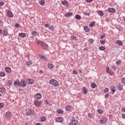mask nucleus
<instances>
[{
    "label": "nucleus",
    "instance_id": "1",
    "mask_svg": "<svg viewBox=\"0 0 125 125\" xmlns=\"http://www.w3.org/2000/svg\"><path fill=\"white\" fill-rule=\"evenodd\" d=\"M49 83H50V84H52L55 87H57V86H58V85H59V83H58V82L57 81L54 80V79L50 80L49 81Z\"/></svg>",
    "mask_w": 125,
    "mask_h": 125
},
{
    "label": "nucleus",
    "instance_id": "2",
    "mask_svg": "<svg viewBox=\"0 0 125 125\" xmlns=\"http://www.w3.org/2000/svg\"><path fill=\"white\" fill-rule=\"evenodd\" d=\"M35 113V111L33 110V109H28L27 112L25 113L26 116H34Z\"/></svg>",
    "mask_w": 125,
    "mask_h": 125
},
{
    "label": "nucleus",
    "instance_id": "3",
    "mask_svg": "<svg viewBox=\"0 0 125 125\" xmlns=\"http://www.w3.org/2000/svg\"><path fill=\"white\" fill-rule=\"evenodd\" d=\"M34 104L36 106V107H40L42 105V102L38 100H35L34 102Z\"/></svg>",
    "mask_w": 125,
    "mask_h": 125
},
{
    "label": "nucleus",
    "instance_id": "4",
    "mask_svg": "<svg viewBox=\"0 0 125 125\" xmlns=\"http://www.w3.org/2000/svg\"><path fill=\"white\" fill-rule=\"evenodd\" d=\"M41 46L44 50H47V48H48V45L46 44L45 42H42V44H41Z\"/></svg>",
    "mask_w": 125,
    "mask_h": 125
},
{
    "label": "nucleus",
    "instance_id": "5",
    "mask_svg": "<svg viewBox=\"0 0 125 125\" xmlns=\"http://www.w3.org/2000/svg\"><path fill=\"white\" fill-rule=\"evenodd\" d=\"M42 97V94L41 93H37L35 95L34 98L38 100H40Z\"/></svg>",
    "mask_w": 125,
    "mask_h": 125
},
{
    "label": "nucleus",
    "instance_id": "6",
    "mask_svg": "<svg viewBox=\"0 0 125 125\" xmlns=\"http://www.w3.org/2000/svg\"><path fill=\"white\" fill-rule=\"evenodd\" d=\"M21 86L22 87H25L26 85H27V83H26V81H24V79H21Z\"/></svg>",
    "mask_w": 125,
    "mask_h": 125
},
{
    "label": "nucleus",
    "instance_id": "7",
    "mask_svg": "<svg viewBox=\"0 0 125 125\" xmlns=\"http://www.w3.org/2000/svg\"><path fill=\"white\" fill-rule=\"evenodd\" d=\"M107 11L110 13H114V12L116 11V9L114 8L109 7L107 9Z\"/></svg>",
    "mask_w": 125,
    "mask_h": 125
},
{
    "label": "nucleus",
    "instance_id": "8",
    "mask_svg": "<svg viewBox=\"0 0 125 125\" xmlns=\"http://www.w3.org/2000/svg\"><path fill=\"white\" fill-rule=\"evenodd\" d=\"M14 85L19 86L20 87L21 86V82L17 80L14 82Z\"/></svg>",
    "mask_w": 125,
    "mask_h": 125
},
{
    "label": "nucleus",
    "instance_id": "9",
    "mask_svg": "<svg viewBox=\"0 0 125 125\" xmlns=\"http://www.w3.org/2000/svg\"><path fill=\"white\" fill-rule=\"evenodd\" d=\"M63 121H64V119L62 117H57L56 119V121L58 123H63Z\"/></svg>",
    "mask_w": 125,
    "mask_h": 125
},
{
    "label": "nucleus",
    "instance_id": "10",
    "mask_svg": "<svg viewBox=\"0 0 125 125\" xmlns=\"http://www.w3.org/2000/svg\"><path fill=\"white\" fill-rule=\"evenodd\" d=\"M106 121H107V118L104 117V118H101V119L100 121V123L101 124H105L106 123Z\"/></svg>",
    "mask_w": 125,
    "mask_h": 125
},
{
    "label": "nucleus",
    "instance_id": "11",
    "mask_svg": "<svg viewBox=\"0 0 125 125\" xmlns=\"http://www.w3.org/2000/svg\"><path fill=\"white\" fill-rule=\"evenodd\" d=\"M5 117L7 119H10V118H11V112H7L6 113V114H5Z\"/></svg>",
    "mask_w": 125,
    "mask_h": 125
},
{
    "label": "nucleus",
    "instance_id": "12",
    "mask_svg": "<svg viewBox=\"0 0 125 125\" xmlns=\"http://www.w3.org/2000/svg\"><path fill=\"white\" fill-rule=\"evenodd\" d=\"M27 81V83H28L29 84H34V83H35V81H34V80L28 79Z\"/></svg>",
    "mask_w": 125,
    "mask_h": 125
},
{
    "label": "nucleus",
    "instance_id": "13",
    "mask_svg": "<svg viewBox=\"0 0 125 125\" xmlns=\"http://www.w3.org/2000/svg\"><path fill=\"white\" fill-rule=\"evenodd\" d=\"M69 125H78V121L72 120L70 123Z\"/></svg>",
    "mask_w": 125,
    "mask_h": 125
},
{
    "label": "nucleus",
    "instance_id": "14",
    "mask_svg": "<svg viewBox=\"0 0 125 125\" xmlns=\"http://www.w3.org/2000/svg\"><path fill=\"white\" fill-rule=\"evenodd\" d=\"M7 16H8V17H13V13H12V12H11V11H8L7 13Z\"/></svg>",
    "mask_w": 125,
    "mask_h": 125
},
{
    "label": "nucleus",
    "instance_id": "15",
    "mask_svg": "<svg viewBox=\"0 0 125 125\" xmlns=\"http://www.w3.org/2000/svg\"><path fill=\"white\" fill-rule=\"evenodd\" d=\"M123 87H124V86L122 85L121 83L118 84V88L119 91H122V90H123Z\"/></svg>",
    "mask_w": 125,
    "mask_h": 125
},
{
    "label": "nucleus",
    "instance_id": "16",
    "mask_svg": "<svg viewBox=\"0 0 125 125\" xmlns=\"http://www.w3.org/2000/svg\"><path fill=\"white\" fill-rule=\"evenodd\" d=\"M73 15V13L68 12L66 14H64L65 17H71Z\"/></svg>",
    "mask_w": 125,
    "mask_h": 125
},
{
    "label": "nucleus",
    "instance_id": "17",
    "mask_svg": "<svg viewBox=\"0 0 125 125\" xmlns=\"http://www.w3.org/2000/svg\"><path fill=\"white\" fill-rule=\"evenodd\" d=\"M2 34L3 36H7V34H8V33L7 32V30L6 29H3Z\"/></svg>",
    "mask_w": 125,
    "mask_h": 125
},
{
    "label": "nucleus",
    "instance_id": "18",
    "mask_svg": "<svg viewBox=\"0 0 125 125\" xmlns=\"http://www.w3.org/2000/svg\"><path fill=\"white\" fill-rule=\"evenodd\" d=\"M19 37H21V38H25L26 37L25 33H21L19 34Z\"/></svg>",
    "mask_w": 125,
    "mask_h": 125
},
{
    "label": "nucleus",
    "instance_id": "19",
    "mask_svg": "<svg viewBox=\"0 0 125 125\" xmlns=\"http://www.w3.org/2000/svg\"><path fill=\"white\" fill-rule=\"evenodd\" d=\"M83 94H86V93H87V89L86 88V87H83Z\"/></svg>",
    "mask_w": 125,
    "mask_h": 125
},
{
    "label": "nucleus",
    "instance_id": "20",
    "mask_svg": "<svg viewBox=\"0 0 125 125\" xmlns=\"http://www.w3.org/2000/svg\"><path fill=\"white\" fill-rule=\"evenodd\" d=\"M116 43H117V44L120 45L121 46L123 45V42L120 40H117Z\"/></svg>",
    "mask_w": 125,
    "mask_h": 125
},
{
    "label": "nucleus",
    "instance_id": "21",
    "mask_svg": "<svg viewBox=\"0 0 125 125\" xmlns=\"http://www.w3.org/2000/svg\"><path fill=\"white\" fill-rule=\"evenodd\" d=\"M5 71L7 73H11V68H10V67H7L5 68Z\"/></svg>",
    "mask_w": 125,
    "mask_h": 125
},
{
    "label": "nucleus",
    "instance_id": "22",
    "mask_svg": "<svg viewBox=\"0 0 125 125\" xmlns=\"http://www.w3.org/2000/svg\"><path fill=\"white\" fill-rule=\"evenodd\" d=\"M109 69H110L109 67H107L106 68V72H107V73L109 74V75H113V72H111V71Z\"/></svg>",
    "mask_w": 125,
    "mask_h": 125
},
{
    "label": "nucleus",
    "instance_id": "23",
    "mask_svg": "<svg viewBox=\"0 0 125 125\" xmlns=\"http://www.w3.org/2000/svg\"><path fill=\"white\" fill-rule=\"evenodd\" d=\"M98 14H99L100 16H103L104 15V13H103V12L101 10L98 11Z\"/></svg>",
    "mask_w": 125,
    "mask_h": 125
},
{
    "label": "nucleus",
    "instance_id": "24",
    "mask_svg": "<svg viewBox=\"0 0 125 125\" xmlns=\"http://www.w3.org/2000/svg\"><path fill=\"white\" fill-rule=\"evenodd\" d=\"M33 64V62L32 61H27L25 62V65H27V66H29L30 65H32Z\"/></svg>",
    "mask_w": 125,
    "mask_h": 125
},
{
    "label": "nucleus",
    "instance_id": "25",
    "mask_svg": "<svg viewBox=\"0 0 125 125\" xmlns=\"http://www.w3.org/2000/svg\"><path fill=\"white\" fill-rule=\"evenodd\" d=\"M99 49L100 50H102V51H104V50H106V48L103 46L99 47Z\"/></svg>",
    "mask_w": 125,
    "mask_h": 125
},
{
    "label": "nucleus",
    "instance_id": "26",
    "mask_svg": "<svg viewBox=\"0 0 125 125\" xmlns=\"http://www.w3.org/2000/svg\"><path fill=\"white\" fill-rule=\"evenodd\" d=\"M57 113H58V114H63V113H64V111L61 109H59L57 110Z\"/></svg>",
    "mask_w": 125,
    "mask_h": 125
},
{
    "label": "nucleus",
    "instance_id": "27",
    "mask_svg": "<svg viewBox=\"0 0 125 125\" xmlns=\"http://www.w3.org/2000/svg\"><path fill=\"white\" fill-rule=\"evenodd\" d=\"M91 86L92 88H96V87H97V85H96L95 83H92L91 85Z\"/></svg>",
    "mask_w": 125,
    "mask_h": 125
},
{
    "label": "nucleus",
    "instance_id": "28",
    "mask_svg": "<svg viewBox=\"0 0 125 125\" xmlns=\"http://www.w3.org/2000/svg\"><path fill=\"white\" fill-rule=\"evenodd\" d=\"M84 30L85 32H89V31H90V29H89V28L88 27H87V26H85V27H84Z\"/></svg>",
    "mask_w": 125,
    "mask_h": 125
},
{
    "label": "nucleus",
    "instance_id": "29",
    "mask_svg": "<svg viewBox=\"0 0 125 125\" xmlns=\"http://www.w3.org/2000/svg\"><path fill=\"white\" fill-rule=\"evenodd\" d=\"M75 18H76V19H77L78 20H81V19H82V17L79 15H76L75 16Z\"/></svg>",
    "mask_w": 125,
    "mask_h": 125
},
{
    "label": "nucleus",
    "instance_id": "30",
    "mask_svg": "<svg viewBox=\"0 0 125 125\" xmlns=\"http://www.w3.org/2000/svg\"><path fill=\"white\" fill-rule=\"evenodd\" d=\"M39 3L41 4V5H44V0H42L41 1H39Z\"/></svg>",
    "mask_w": 125,
    "mask_h": 125
},
{
    "label": "nucleus",
    "instance_id": "31",
    "mask_svg": "<svg viewBox=\"0 0 125 125\" xmlns=\"http://www.w3.org/2000/svg\"><path fill=\"white\" fill-rule=\"evenodd\" d=\"M68 2L66 0H63L62 2V4L63 5H67Z\"/></svg>",
    "mask_w": 125,
    "mask_h": 125
},
{
    "label": "nucleus",
    "instance_id": "32",
    "mask_svg": "<svg viewBox=\"0 0 125 125\" xmlns=\"http://www.w3.org/2000/svg\"><path fill=\"white\" fill-rule=\"evenodd\" d=\"M66 110H67V111H70L71 109H72V107L70 105H67L65 107Z\"/></svg>",
    "mask_w": 125,
    "mask_h": 125
},
{
    "label": "nucleus",
    "instance_id": "33",
    "mask_svg": "<svg viewBox=\"0 0 125 125\" xmlns=\"http://www.w3.org/2000/svg\"><path fill=\"white\" fill-rule=\"evenodd\" d=\"M71 39L73 40V41H77V37L74 35H72L71 36Z\"/></svg>",
    "mask_w": 125,
    "mask_h": 125
},
{
    "label": "nucleus",
    "instance_id": "34",
    "mask_svg": "<svg viewBox=\"0 0 125 125\" xmlns=\"http://www.w3.org/2000/svg\"><path fill=\"white\" fill-rule=\"evenodd\" d=\"M108 92H109V88H105L104 91V93H108Z\"/></svg>",
    "mask_w": 125,
    "mask_h": 125
},
{
    "label": "nucleus",
    "instance_id": "35",
    "mask_svg": "<svg viewBox=\"0 0 125 125\" xmlns=\"http://www.w3.org/2000/svg\"><path fill=\"white\" fill-rule=\"evenodd\" d=\"M110 89L111 91H112L113 93L116 91V90H115V86H111L110 87Z\"/></svg>",
    "mask_w": 125,
    "mask_h": 125
},
{
    "label": "nucleus",
    "instance_id": "36",
    "mask_svg": "<svg viewBox=\"0 0 125 125\" xmlns=\"http://www.w3.org/2000/svg\"><path fill=\"white\" fill-rule=\"evenodd\" d=\"M98 112L99 113V114H102L103 113V110L99 108L98 109Z\"/></svg>",
    "mask_w": 125,
    "mask_h": 125
},
{
    "label": "nucleus",
    "instance_id": "37",
    "mask_svg": "<svg viewBox=\"0 0 125 125\" xmlns=\"http://www.w3.org/2000/svg\"><path fill=\"white\" fill-rule=\"evenodd\" d=\"M121 82L122 83H124L125 85V78H121Z\"/></svg>",
    "mask_w": 125,
    "mask_h": 125
},
{
    "label": "nucleus",
    "instance_id": "38",
    "mask_svg": "<svg viewBox=\"0 0 125 125\" xmlns=\"http://www.w3.org/2000/svg\"><path fill=\"white\" fill-rule=\"evenodd\" d=\"M5 76V73L4 72L0 73V77H4Z\"/></svg>",
    "mask_w": 125,
    "mask_h": 125
},
{
    "label": "nucleus",
    "instance_id": "39",
    "mask_svg": "<svg viewBox=\"0 0 125 125\" xmlns=\"http://www.w3.org/2000/svg\"><path fill=\"white\" fill-rule=\"evenodd\" d=\"M52 67H53V65L52 64L49 63V64H48V67L49 69H51Z\"/></svg>",
    "mask_w": 125,
    "mask_h": 125
},
{
    "label": "nucleus",
    "instance_id": "40",
    "mask_svg": "<svg viewBox=\"0 0 125 125\" xmlns=\"http://www.w3.org/2000/svg\"><path fill=\"white\" fill-rule=\"evenodd\" d=\"M100 42H101L102 44H105V40H100Z\"/></svg>",
    "mask_w": 125,
    "mask_h": 125
},
{
    "label": "nucleus",
    "instance_id": "41",
    "mask_svg": "<svg viewBox=\"0 0 125 125\" xmlns=\"http://www.w3.org/2000/svg\"><path fill=\"white\" fill-rule=\"evenodd\" d=\"M4 106V104L2 103H0V109H2V107Z\"/></svg>",
    "mask_w": 125,
    "mask_h": 125
},
{
    "label": "nucleus",
    "instance_id": "42",
    "mask_svg": "<svg viewBox=\"0 0 125 125\" xmlns=\"http://www.w3.org/2000/svg\"><path fill=\"white\" fill-rule=\"evenodd\" d=\"M45 120L46 119L44 116L41 118V122H44Z\"/></svg>",
    "mask_w": 125,
    "mask_h": 125
},
{
    "label": "nucleus",
    "instance_id": "43",
    "mask_svg": "<svg viewBox=\"0 0 125 125\" xmlns=\"http://www.w3.org/2000/svg\"><path fill=\"white\" fill-rule=\"evenodd\" d=\"M95 23L92 22L89 24V27H94Z\"/></svg>",
    "mask_w": 125,
    "mask_h": 125
},
{
    "label": "nucleus",
    "instance_id": "44",
    "mask_svg": "<svg viewBox=\"0 0 125 125\" xmlns=\"http://www.w3.org/2000/svg\"><path fill=\"white\" fill-rule=\"evenodd\" d=\"M7 83H8V85H12V81H8L7 82Z\"/></svg>",
    "mask_w": 125,
    "mask_h": 125
},
{
    "label": "nucleus",
    "instance_id": "45",
    "mask_svg": "<svg viewBox=\"0 0 125 125\" xmlns=\"http://www.w3.org/2000/svg\"><path fill=\"white\" fill-rule=\"evenodd\" d=\"M32 36H36L37 35V32L36 31H33L31 33Z\"/></svg>",
    "mask_w": 125,
    "mask_h": 125
},
{
    "label": "nucleus",
    "instance_id": "46",
    "mask_svg": "<svg viewBox=\"0 0 125 125\" xmlns=\"http://www.w3.org/2000/svg\"><path fill=\"white\" fill-rule=\"evenodd\" d=\"M42 42H43L42 41H37L38 44H40V45H41V46H42Z\"/></svg>",
    "mask_w": 125,
    "mask_h": 125
},
{
    "label": "nucleus",
    "instance_id": "47",
    "mask_svg": "<svg viewBox=\"0 0 125 125\" xmlns=\"http://www.w3.org/2000/svg\"><path fill=\"white\" fill-rule=\"evenodd\" d=\"M88 42H90V43H92L94 41H93V39H89V40H88Z\"/></svg>",
    "mask_w": 125,
    "mask_h": 125
},
{
    "label": "nucleus",
    "instance_id": "48",
    "mask_svg": "<svg viewBox=\"0 0 125 125\" xmlns=\"http://www.w3.org/2000/svg\"><path fill=\"white\" fill-rule=\"evenodd\" d=\"M73 74H74L75 75H78V71L76 70H74L73 71Z\"/></svg>",
    "mask_w": 125,
    "mask_h": 125
},
{
    "label": "nucleus",
    "instance_id": "49",
    "mask_svg": "<svg viewBox=\"0 0 125 125\" xmlns=\"http://www.w3.org/2000/svg\"><path fill=\"white\" fill-rule=\"evenodd\" d=\"M2 5H4V2L0 1V6H2Z\"/></svg>",
    "mask_w": 125,
    "mask_h": 125
},
{
    "label": "nucleus",
    "instance_id": "50",
    "mask_svg": "<svg viewBox=\"0 0 125 125\" xmlns=\"http://www.w3.org/2000/svg\"><path fill=\"white\" fill-rule=\"evenodd\" d=\"M88 116L89 118H90V119H92V115L91 113H88Z\"/></svg>",
    "mask_w": 125,
    "mask_h": 125
},
{
    "label": "nucleus",
    "instance_id": "51",
    "mask_svg": "<svg viewBox=\"0 0 125 125\" xmlns=\"http://www.w3.org/2000/svg\"><path fill=\"white\" fill-rule=\"evenodd\" d=\"M41 58H42V59H43V60H46V58H45V57H44V56H43V55H42L41 56Z\"/></svg>",
    "mask_w": 125,
    "mask_h": 125
},
{
    "label": "nucleus",
    "instance_id": "52",
    "mask_svg": "<svg viewBox=\"0 0 125 125\" xmlns=\"http://www.w3.org/2000/svg\"><path fill=\"white\" fill-rule=\"evenodd\" d=\"M20 26V24H19V23H16V24H15V27H16V28H19V27Z\"/></svg>",
    "mask_w": 125,
    "mask_h": 125
},
{
    "label": "nucleus",
    "instance_id": "53",
    "mask_svg": "<svg viewBox=\"0 0 125 125\" xmlns=\"http://www.w3.org/2000/svg\"><path fill=\"white\" fill-rule=\"evenodd\" d=\"M83 14L85 15H87V16H89L90 13H86V12H84V13H83Z\"/></svg>",
    "mask_w": 125,
    "mask_h": 125
},
{
    "label": "nucleus",
    "instance_id": "54",
    "mask_svg": "<svg viewBox=\"0 0 125 125\" xmlns=\"http://www.w3.org/2000/svg\"><path fill=\"white\" fill-rule=\"evenodd\" d=\"M120 62H121V61H116V64H117V65H119Z\"/></svg>",
    "mask_w": 125,
    "mask_h": 125
},
{
    "label": "nucleus",
    "instance_id": "55",
    "mask_svg": "<svg viewBox=\"0 0 125 125\" xmlns=\"http://www.w3.org/2000/svg\"><path fill=\"white\" fill-rule=\"evenodd\" d=\"M44 27L45 28H48V27H49V25H48V24H44Z\"/></svg>",
    "mask_w": 125,
    "mask_h": 125
},
{
    "label": "nucleus",
    "instance_id": "56",
    "mask_svg": "<svg viewBox=\"0 0 125 125\" xmlns=\"http://www.w3.org/2000/svg\"><path fill=\"white\" fill-rule=\"evenodd\" d=\"M86 1L87 2H92V1H93V0H86Z\"/></svg>",
    "mask_w": 125,
    "mask_h": 125
},
{
    "label": "nucleus",
    "instance_id": "57",
    "mask_svg": "<svg viewBox=\"0 0 125 125\" xmlns=\"http://www.w3.org/2000/svg\"><path fill=\"white\" fill-rule=\"evenodd\" d=\"M49 30H51V31H54L53 30V26H51L49 27Z\"/></svg>",
    "mask_w": 125,
    "mask_h": 125
},
{
    "label": "nucleus",
    "instance_id": "58",
    "mask_svg": "<svg viewBox=\"0 0 125 125\" xmlns=\"http://www.w3.org/2000/svg\"><path fill=\"white\" fill-rule=\"evenodd\" d=\"M112 69L116 70V66L115 65H112Z\"/></svg>",
    "mask_w": 125,
    "mask_h": 125
},
{
    "label": "nucleus",
    "instance_id": "59",
    "mask_svg": "<svg viewBox=\"0 0 125 125\" xmlns=\"http://www.w3.org/2000/svg\"><path fill=\"white\" fill-rule=\"evenodd\" d=\"M108 96H109V94H106L105 95V98H108Z\"/></svg>",
    "mask_w": 125,
    "mask_h": 125
},
{
    "label": "nucleus",
    "instance_id": "60",
    "mask_svg": "<svg viewBox=\"0 0 125 125\" xmlns=\"http://www.w3.org/2000/svg\"><path fill=\"white\" fill-rule=\"evenodd\" d=\"M122 117L123 119H125V114H123Z\"/></svg>",
    "mask_w": 125,
    "mask_h": 125
},
{
    "label": "nucleus",
    "instance_id": "61",
    "mask_svg": "<svg viewBox=\"0 0 125 125\" xmlns=\"http://www.w3.org/2000/svg\"><path fill=\"white\" fill-rule=\"evenodd\" d=\"M105 38V35H103L101 36V39H104Z\"/></svg>",
    "mask_w": 125,
    "mask_h": 125
},
{
    "label": "nucleus",
    "instance_id": "62",
    "mask_svg": "<svg viewBox=\"0 0 125 125\" xmlns=\"http://www.w3.org/2000/svg\"><path fill=\"white\" fill-rule=\"evenodd\" d=\"M45 104H46V105H47L48 104V102L47 101V100H46L45 101Z\"/></svg>",
    "mask_w": 125,
    "mask_h": 125
},
{
    "label": "nucleus",
    "instance_id": "63",
    "mask_svg": "<svg viewBox=\"0 0 125 125\" xmlns=\"http://www.w3.org/2000/svg\"><path fill=\"white\" fill-rule=\"evenodd\" d=\"M122 112H125V108H123L122 109Z\"/></svg>",
    "mask_w": 125,
    "mask_h": 125
},
{
    "label": "nucleus",
    "instance_id": "64",
    "mask_svg": "<svg viewBox=\"0 0 125 125\" xmlns=\"http://www.w3.org/2000/svg\"><path fill=\"white\" fill-rule=\"evenodd\" d=\"M35 125H42L41 123H37Z\"/></svg>",
    "mask_w": 125,
    "mask_h": 125
}]
</instances>
